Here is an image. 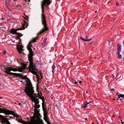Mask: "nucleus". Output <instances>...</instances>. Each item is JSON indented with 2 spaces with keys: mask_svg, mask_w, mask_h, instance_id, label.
<instances>
[{
  "mask_svg": "<svg viewBox=\"0 0 124 124\" xmlns=\"http://www.w3.org/2000/svg\"><path fill=\"white\" fill-rule=\"evenodd\" d=\"M86 93H88V92H86Z\"/></svg>",
  "mask_w": 124,
  "mask_h": 124,
  "instance_id": "obj_39",
  "label": "nucleus"
},
{
  "mask_svg": "<svg viewBox=\"0 0 124 124\" xmlns=\"http://www.w3.org/2000/svg\"><path fill=\"white\" fill-rule=\"evenodd\" d=\"M119 118L121 117L120 116H119Z\"/></svg>",
  "mask_w": 124,
  "mask_h": 124,
  "instance_id": "obj_43",
  "label": "nucleus"
},
{
  "mask_svg": "<svg viewBox=\"0 0 124 124\" xmlns=\"http://www.w3.org/2000/svg\"><path fill=\"white\" fill-rule=\"evenodd\" d=\"M118 100V99H117V100H116L117 101V100Z\"/></svg>",
  "mask_w": 124,
  "mask_h": 124,
  "instance_id": "obj_40",
  "label": "nucleus"
},
{
  "mask_svg": "<svg viewBox=\"0 0 124 124\" xmlns=\"http://www.w3.org/2000/svg\"><path fill=\"white\" fill-rule=\"evenodd\" d=\"M85 38L86 39H83L82 37H80V39L84 41H89L91 40L92 39L91 38H89V37L88 36H86L85 37Z\"/></svg>",
  "mask_w": 124,
  "mask_h": 124,
  "instance_id": "obj_11",
  "label": "nucleus"
},
{
  "mask_svg": "<svg viewBox=\"0 0 124 124\" xmlns=\"http://www.w3.org/2000/svg\"><path fill=\"white\" fill-rule=\"evenodd\" d=\"M118 98H120V97H121L119 95H118Z\"/></svg>",
  "mask_w": 124,
  "mask_h": 124,
  "instance_id": "obj_32",
  "label": "nucleus"
},
{
  "mask_svg": "<svg viewBox=\"0 0 124 124\" xmlns=\"http://www.w3.org/2000/svg\"><path fill=\"white\" fill-rule=\"evenodd\" d=\"M90 102H89L88 103L86 104H85V105L82 106V107L83 108H85L86 107H87V105Z\"/></svg>",
  "mask_w": 124,
  "mask_h": 124,
  "instance_id": "obj_19",
  "label": "nucleus"
},
{
  "mask_svg": "<svg viewBox=\"0 0 124 124\" xmlns=\"http://www.w3.org/2000/svg\"><path fill=\"white\" fill-rule=\"evenodd\" d=\"M19 76H19L18 78L20 81L24 83V84L26 85L25 91V92L27 94V93L30 92L33 89L31 83V82L30 79L26 77V76H23V75H21L20 74H18Z\"/></svg>",
  "mask_w": 124,
  "mask_h": 124,
  "instance_id": "obj_2",
  "label": "nucleus"
},
{
  "mask_svg": "<svg viewBox=\"0 0 124 124\" xmlns=\"http://www.w3.org/2000/svg\"><path fill=\"white\" fill-rule=\"evenodd\" d=\"M44 119L45 121H46L48 120L47 118V116H44Z\"/></svg>",
  "mask_w": 124,
  "mask_h": 124,
  "instance_id": "obj_21",
  "label": "nucleus"
},
{
  "mask_svg": "<svg viewBox=\"0 0 124 124\" xmlns=\"http://www.w3.org/2000/svg\"><path fill=\"white\" fill-rule=\"evenodd\" d=\"M25 69V67L23 66L22 67L19 68H13L11 67L7 68V70L9 71L12 70L14 71H19L20 72H24V70Z\"/></svg>",
  "mask_w": 124,
  "mask_h": 124,
  "instance_id": "obj_6",
  "label": "nucleus"
},
{
  "mask_svg": "<svg viewBox=\"0 0 124 124\" xmlns=\"http://www.w3.org/2000/svg\"><path fill=\"white\" fill-rule=\"evenodd\" d=\"M37 96V97H38V98H39L40 99H41L42 101L43 100H44L43 98V97L40 96L39 97Z\"/></svg>",
  "mask_w": 124,
  "mask_h": 124,
  "instance_id": "obj_22",
  "label": "nucleus"
},
{
  "mask_svg": "<svg viewBox=\"0 0 124 124\" xmlns=\"http://www.w3.org/2000/svg\"><path fill=\"white\" fill-rule=\"evenodd\" d=\"M120 52H118V58L119 59H120L122 57L121 55L120 54H119Z\"/></svg>",
  "mask_w": 124,
  "mask_h": 124,
  "instance_id": "obj_20",
  "label": "nucleus"
},
{
  "mask_svg": "<svg viewBox=\"0 0 124 124\" xmlns=\"http://www.w3.org/2000/svg\"><path fill=\"white\" fill-rule=\"evenodd\" d=\"M0 119L1 120V122L7 124H10V123L8 121L7 118H5L4 116L0 115Z\"/></svg>",
  "mask_w": 124,
  "mask_h": 124,
  "instance_id": "obj_8",
  "label": "nucleus"
},
{
  "mask_svg": "<svg viewBox=\"0 0 124 124\" xmlns=\"http://www.w3.org/2000/svg\"><path fill=\"white\" fill-rule=\"evenodd\" d=\"M124 123V122H121V124H123Z\"/></svg>",
  "mask_w": 124,
  "mask_h": 124,
  "instance_id": "obj_35",
  "label": "nucleus"
},
{
  "mask_svg": "<svg viewBox=\"0 0 124 124\" xmlns=\"http://www.w3.org/2000/svg\"><path fill=\"white\" fill-rule=\"evenodd\" d=\"M43 110L44 111V116H47V112L46 111V108H45L44 109H43Z\"/></svg>",
  "mask_w": 124,
  "mask_h": 124,
  "instance_id": "obj_17",
  "label": "nucleus"
},
{
  "mask_svg": "<svg viewBox=\"0 0 124 124\" xmlns=\"http://www.w3.org/2000/svg\"><path fill=\"white\" fill-rule=\"evenodd\" d=\"M120 100H122V99H120Z\"/></svg>",
  "mask_w": 124,
  "mask_h": 124,
  "instance_id": "obj_41",
  "label": "nucleus"
},
{
  "mask_svg": "<svg viewBox=\"0 0 124 124\" xmlns=\"http://www.w3.org/2000/svg\"><path fill=\"white\" fill-rule=\"evenodd\" d=\"M79 84H81V83H82V82L81 81H80L79 82Z\"/></svg>",
  "mask_w": 124,
  "mask_h": 124,
  "instance_id": "obj_34",
  "label": "nucleus"
},
{
  "mask_svg": "<svg viewBox=\"0 0 124 124\" xmlns=\"http://www.w3.org/2000/svg\"><path fill=\"white\" fill-rule=\"evenodd\" d=\"M111 90H114V89H111Z\"/></svg>",
  "mask_w": 124,
  "mask_h": 124,
  "instance_id": "obj_37",
  "label": "nucleus"
},
{
  "mask_svg": "<svg viewBox=\"0 0 124 124\" xmlns=\"http://www.w3.org/2000/svg\"><path fill=\"white\" fill-rule=\"evenodd\" d=\"M29 69V71L31 72L33 74L36 75V77L37 78H38L39 75L37 74L36 72L35 71V70H36V66L35 65V69H31V70H30V69L29 67H28Z\"/></svg>",
  "mask_w": 124,
  "mask_h": 124,
  "instance_id": "obj_9",
  "label": "nucleus"
},
{
  "mask_svg": "<svg viewBox=\"0 0 124 124\" xmlns=\"http://www.w3.org/2000/svg\"><path fill=\"white\" fill-rule=\"evenodd\" d=\"M16 7L18 8H19L20 7V6H19V5H18V6H17Z\"/></svg>",
  "mask_w": 124,
  "mask_h": 124,
  "instance_id": "obj_29",
  "label": "nucleus"
},
{
  "mask_svg": "<svg viewBox=\"0 0 124 124\" xmlns=\"http://www.w3.org/2000/svg\"><path fill=\"white\" fill-rule=\"evenodd\" d=\"M116 5L117 6H118V3L117 2L116 3Z\"/></svg>",
  "mask_w": 124,
  "mask_h": 124,
  "instance_id": "obj_33",
  "label": "nucleus"
},
{
  "mask_svg": "<svg viewBox=\"0 0 124 124\" xmlns=\"http://www.w3.org/2000/svg\"><path fill=\"white\" fill-rule=\"evenodd\" d=\"M42 107L43 109H44L45 108V100H43L42 101Z\"/></svg>",
  "mask_w": 124,
  "mask_h": 124,
  "instance_id": "obj_16",
  "label": "nucleus"
},
{
  "mask_svg": "<svg viewBox=\"0 0 124 124\" xmlns=\"http://www.w3.org/2000/svg\"><path fill=\"white\" fill-rule=\"evenodd\" d=\"M31 42H30L29 43V44H28V45L27 46V47L28 46H29H29L30 45V44H31Z\"/></svg>",
  "mask_w": 124,
  "mask_h": 124,
  "instance_id": "obj_27",
  "label": "nucleus"
},
{
  "mask_svg": "<svg viewBox=\"0 0 124 124\" xmlns=\"http://www.w3.org/2000/svg\"><path fill=\"white\" fill-rule=\"evenodd\" d=\"M34 91L33 89L29 92H28L26 94L31 98L32 101L35 103L34 106L35 108L34 111L36 113L38 114L39 113V110L37 109L39 108L40 105L39 104V99L37 98V96L34 95L35 93H34Z\"/></svg>",
  "mask_w": 124,
  "mask_h": 124,
  "instance_id": "obj_3",
  "label": "nucleus"
},
{
  "mask_svg": "<svg viewBox=\"0 0 124 124\" xmlns=\"http://www.w3.org/2000/svg\"><path fill=\"white\" fill-rule=\"evenodd\" d=\"M47 44V43L46 42V41H45L43 43V44L44 45H46Z\"/></svg>",
  "mask_w": 124,
  "mask_h": 124,
  "instance_id": "obj_23",
  "label": "nucleus"
},
{
  "mask_svg": "<svg viewBox=\"0 0 124 124\" xmlns=\"http://www.w3.org/2000/svg\"><path fill=\"white\" fill-rule=\"evenodd\" d=\"M3 53L4 54H6V52L5 51H4L3 52Z\"/></svg>",
  "mask_w": 124,
  "mask_h": 124,
  "instance_id": "obj_30",
  "label": "nucleus"
},
{
  "mask_svg": "<svg viewBox=\"0 0 124 124\" xmlns=\"http://www.w3.org/2000/svg\"><path fill=\"white\" fill-rule=\"evenodd\" d=\"M75 81V80L73 79H72L71 80V81L73 83H74Z\"/></svg>",
  "mask_w": 124,
  "mask_h": 124,
  "instance_id": "obj_26",
  "label": "nucleus"
},
{
  "mask_svg": "<svg viewBox=\"0 0 124 124\" xmlns=\"http://www.w3.org/2000/svg\"><path fill=\"white\" fill-rule=\"evenodd\" d=\"M56 68V67L54 66V65H53L52 67V72L53 73H54V72L55 71V68Z\"/></svg>",
  "mask_w": 124,
  "mask_h": 124,
  "instance_id": "obj_18",
  "label": "nucleus"
},
{
  "mask_svg": "<svg viewBox=\"0 0 124 124\" xmlns=\"http://www.w3.org/2000/svg\"><path fill=\"white\" fill-rule=\"evenodd\" d=\"M97 12V11H95V13H96Z\"/></svg>",
  "mask_w": 124,
  "mask_h": 124,
  "instance_id": "obj_38",
  "label": "nucleus"
},
{
  "mask_svg": "<svg viewBox=\"0 0 124 124\" xmlns=\"http://www.w3.org/2000/svg\"><path fill=\"white\" fill-rule=\"evenodd\" d=\"M23 29H24L25 28H26L28 26V23L24 21L23 23L22 24Z\"/></svg>",
  "mask_w": 124,
  "mask_h": 124,
  "instance_id": "obj_14",
  "label": "nucleus"
},
{
  "mask_svg": "<svg viewBox=\"0 0 124 124\" xmlns=\"http://www.w3.org/2000/svg\"><path fill=\"white\" fill-rule=\"evenodd\" d=\"M119 118L121 117L120 116H119Z\"/></svg>",
  "mask_w": 124,
  "mask_h": 124,
  "instance_id": "obj_42",
  "label": "nucleus"
},
{
  "mask_svg": "<svg viewBox=\"0 0 124 124\" xmlns=\"http://www.w3.org/2000/svg\"><path fill=\"white\" fill-rule=\"evenodd\" d=\"M7 71L6 72L8 74L12 75L15 76H19V75L18 74L10 72V71H9L7 69Z\"/></svg>",
  "mask_w": 124,
  "mask_h": 124,
  "instance_id": "obj_13",
  "label": "nucleus"
},
{
  "mask_svg": "<svg viewBox=\"0 0 124 124\" xmlns=\"http://www.w3.org/2000/svg\"><path fill=\"white\" fill-rule=\"evenodd\" d=\"M75 84H76L77 83V82L76 81H75L74 82Z\"/></svg>",
  "mask_w": 124,
  "mask_h": 124,
  "instance_id": "obj_28",
  "label": "nucleus"
},
{
  "mask_svg": "<svg viewBox=\"0 0 124 124\" xmlns=\"http://www.w3.org/2000/svg\"><path fill=\"white\" fill-rule=\"evenodd\" d=\"M45 121L48 124H51V123H50V122L48 120Z\"/></svg>",
  "mask_w": 124,
  "mask_h": 124,
  "instance_id": "obj_24",
  "label": "nucleus"
},
{
  "mask_svg": "<svg viewBox=\"0 0 124 124\" xmlns=\"http://www.w3.org/2000/svg\"><path fill=\"white\" fill-rule=\"evenodd\" d=\"M46 39H45V41H46Z\"/></svg>",
  "mask_w": 124,
  "mask_h": 124,
  "instance_id": "obj_36",
  "label": "nucleus"
},
{
  "mask_svg": "<svg viewBox=\"0 0 124 124\" xmlns=\"http://www.w3.org/2000/svg\"><path fill=\"white\" fill-rule=\"evenodd\" d=\"M117 51L118 52H120L121 50V45L119 43L117 44Z\"/></svg>",
  "mask_w": 124,
  "mask_h": 124,
  "instance_id": "obj_15",
  "label": "nucleus"
},
{
  "mask_svg": "<svg viewBox=\"0 0 124 124\" xmlns=\"http://www.w3.org/2000/svg\"><path fill=\"white\" fill-rule=\"evenodd\" d=\"M41 18L42 23L44 26V29H42L37 34V36L35 38H33L32 40V42H35L36 41V40L38 38V35L39 34L42 33L43 32L45 31H47V28L46 25V22L45 18V16L44 14L43 13H42L41 14Z\"/></svg>",
  "mask_w": 124,
  "mask_h": 124,
  "instance_id": "obj_4",
  "label": "nucleus"
},
{
  "mask_svg": "<svg viewBox=\"0 0 124 124\" xmlns=\"http://www.w3.org/2000/svg\"><path fill=\"white\" fill-rule=\"evenodd\" d=\"M23 47L22 45H21L19 47H17V49L18 51L20 54H21L22 52Z\"/></svg>",
  "mask_w": 124,
  "mask_h": 124,
  "instance_id": "obj_12",
  "label": "nucleus"
},
{
  "mask_svg": "<svg viewBox=\"0 0 124 124\" xmlns=\"http://www.w3.org/2000/svg\"><path fill=\"white\" fill-rule=\"evenodd\" d=\"M119 95L121 97L124 98V95L122 94H120Z\"/></svg>",
  "mask_w": 124,
  "mask_h": 124,
  "instance_id": "obj_25",
  "label": "nucleus"
},
{
  "mask_svg": "<svg viewBox=\"0 0 124 124\" xmlns=\"http://www.w3.org/2000/svg\"><path fill=\"white\" fill-rule=\"evenodd\" d=\"M22 103H18V104L19 105H22Z\"/></svg>",
  "mask_w": 124,
  "mask_h": 124,
  "instance_id": "obj_31",
  "label": "nucleus"
},
{
  "mask_svg": "<svg viewBox=\"0 0 124 124\" xmlns=\"http://www.w3.org/2000/svg\"><path fill=\"white\" fill-rule=\"evenodd\" d=\"M21 28H18V29H12L11 31V33L13 34H17L18 35V33L17 32V30H22Z\"/></svg>",
  "mask_w": 124,
  "mask_h": 124,
  "instance_id": "obj_10",
  "label": "nucleus"
},
{
  "mask_svg": "<svg viewBox=\"0 0 124 124\" xmlns=\"http://www.w3.org/2000/svg\"><path fill=\"white\" fill-rule=\"evenodd\" d=\"M0 112L1 113H5L6 115L11 114L13 115L14 117H16L17 118V116H16V115L12 110L9 111L8 110L0 108ZM17 120L19 122L23 124H44L42 121H40L36 120H32L30 121L26 122L23 121L20 119L17 118Z\"/></svg>",
  "mask_w": 124,
  "mask_h": 124,
  "instance_id": "obj_1",
  "label": "nucleus"
},
{
  "mask_svg": "<svg viewBox=\"0 0 124 124\" xmlns=\"http://www.w3.org/2000/svg\"><path fill=\"white\" fill-rule=\"evenodd\" d=\"M41 9L42 10V13H43L44 11V6L46 7L47 6L49 5L51 3L50 0H43L41 2Z\"/></svg>",
  "mask_w": 124,
  "mask_h": 124,
  "instance_id": "obj_7",
  "label": "nucleus"
},
{
  "mask_svg": "<svg viewBox=\"0 0 124 124\" xmlns=\"http://www.w3.org/2000/svg\"><path fill=\"white\" fill-rule=\"evenodd\" d=\"M27 49L29 51V54L28 55V59L29 62V65L30 70L31 69H35V65L33 62L32 56L33 55V52L32 51L31 49L29 46L27 47Z\"/></svg>",
  "mask_w": 124,
  "mask_h": 124,
  "instance_id": "obj_5",
  "label": "nucleus"
}]
</instances>
